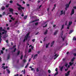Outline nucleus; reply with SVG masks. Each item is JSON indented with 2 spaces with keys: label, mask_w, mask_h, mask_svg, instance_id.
<instances>
[{
  "label": "nucleus",
  "mask_w": 76,
  "mask_h": 76,
  "mask_svg": "<svg viewBox=\"0 0 76 76\" xmlns=\"http://www.w3.org/2000/svg\"><path fill=\"white\" fill-rule=\"evenodd\" d=\"M67 7H66L65 8V10H66V11H67Z\"/></svg>",
  "instance_id": "57"
},
{
  "label": "nucleus",
  "mask_w": 76,
  "mask_h": 76,
  "mask_svg": "<svg viewBox=\"0 0 76 76\" xmlns=\"http://www.w3.org/2000/svg\"><path fill=\"white\" fill-rule=\"evenodd\" d=\"M23 4H25V1H23Z\"/></svg>",
  "instance_id": "63"
},
{
  "label": "nucleus",
  "mask_w": 76,
  "mask_h": 76,
  "mask_svg": "<svg viewBox=\"0 0 76 76\" xmlns=\"http://www.w3.org/2000/svg\"><path fill=\"white\" fill-rule=\"evenodd\" d=\"M54 44V41H53L52 42L51 44H52L53 45Z\"/></svg>",
  "instance_id": "47"
},
{
  "label": "nucleus",
  "mask_w": 76,
  "mask_h": 76,
  "mask_svg": "<svg viewBox=\"0 0 76 76\" xmlns=\"http://www.w3.org/2000/svg\"><path fill=\"white\" fill-rule=\"evenodd\" d=\"M74 13H75V10L73 9H72L71 11V15H73V14H74Z\"/></svg>",
  "instance_id": "4"
},
{
  "label": "nucleus",
  "mask_w": 76,
  "mask_h": 76,
  "mask_svg": "<svg viewBox=\"0 0 76 76\" xmlns=\"http://www.w3.org/2000/svg\"><path fill=\"white\" fill-rule=\"evenodd\" d=\"M69 26H68V27H67V29H69Z\"/></svg>",
  "instance_id": "59"
},
{
  "label": "nucleus",
  "mask_w": 76,
  "mask_h": 76,
  "mask_svg": "<svg viewBox=\"0 0 76 76\" xmlns=\"http://www.w3.org/2000/svg\"><path fill=\"white\" fill-rule=\"evenodd\" d=\"M9 5L8 4L6 6V7H9Z\"/></svg>",
  "instance_id": "45"
},
{
  "label": "nucleus",
  "mask_w": 76,
  "mask_h": 76,
  "mask_svg": "<svg viewBox=\"0 0 76 76\" xmlns=\"http://www.w3.org/2000/svg\"><path fill=\"white\" fill-rule=\"evenodd\" d=\"M38 56V54H35L34 57L33 59L34 60V59H36L37 58V57Z\"/></svg>",
  "instance_id": "5"
},
{
  "label": "nucleus",
  "mask_w": 76,
  "mask_h": 76,
  "mask_svg": "<svg viewBox=\"0 0 76 76\" xmlns=\"http://www.w3.org/2000/svg\"><path fill=\"white\" fill-rule=\"evenodd\" d=\"M23 73L24 74H25V69H24V71L23 72Z\"/></svg>",
  "instance_id": "46"
},
{
  "label": "nucleus",
  "mask_w": 76,
  "mask_h": 76,
  "mask_svg": "<svg viewBox=\"0 0 76 76\" xmlns=\"http://www.w3.org/2000/svg\"><path fill=\"white\" fill-rule=\"evenodd\" d=\"M58 30H56L55 31V32L54 33V35H56V34H57V32H58Z\"/></svg>",
  "instance_id": "8"
},
{
  "label": "nucleus",
  "mask_w": 76,
  "mask_h": 76,
  "mask_svg": "<svg viewBox=\"0 0 76 76\" xmlns=\"http://www.w3.org/2000/svg\"><path fill=\"white\" fill-rule=\"evenodd\" d=\"M11 19H12V20H15V19L13 18V17H11Z\"/></svg>",
  "instance_id": "39"
},
{
  "label": "nucleus",
  "mask_w": 76,
  "mask_h": 76,
  "mask_svg": "<svg viewBox=\"0 0 76 76\" xmlns=\"http://www.w3.org/2000/svg\"><path fill=\"white\" fill-rule=\"evenodd\" d=\"M18 21H16L14 24V25H16V24L18 23Z\"/></svg>",
  "instance_id": "22"
},
{
  "label": "nucleus",
  "mask_w": 76,
  "mask_h": 76,
  "mask_svg": "<svg viewBox=\"0 0 76 76\" xmlns=\"http://www.w3.org/2000/svg\"><path fill=\"white\" fill-rule=\"evenodd\" d=\"M73 63H74L73 62L72 63V62H70L69 63L70 66H72V64H73Z\"/></svg>",
  "instance_id": "12"
},
{
  "label": "nucleus",
  "mask_w": 76,
  "mask_h": 76,
  "mask_svg": "<svg viewBox=\"0 0 76 76\" xmlns=\"http://www.w3.org/2000/svg\"><path fill=\"white\" fill-rule=\"evenodd\" d=\"M2 31H4V32H2V35H3V34H4V36H3V38L4 39V40H6V37H8V35L6 34L7 32V31H6L4 29H2Z\"/></svg>",
  "instance_id": "1"
},
{
  "label": "nucleus",
  "mask_w": 76,
  "mask_h": 76,
  "mask_svg": "<svg viewBox=\"0 0 76 76\" xmlns=\"http://www.w3.org/2000/svg\"><path fill=\"white\" fill-rule=\"evenodd\" d=\"M17 5L19 7H18V10H22V9H23V10H24V9H25L24 7H22V6H21L20 4H19L17 3Z\"/></svg>",
  "instance_id": "2"
},
{
  "label": "nucleus",
  "mask_w": 76,
  "mask_h": 76,
  "mask_svg": "<svg viewBox=\"0 0 76 76\" xmlns=\"http://www.w3.org/2000/svg\"><path fill=\"white\" fill-rule=\"evenodd\" d=\"M23 58V55H21V56L20 57V59L22 60Z\"/></svg>",
  "instance_id": "36"
},
{
  "label": "nucleus",
  "mask_w": 76,
  "mask_h": 76,
  "mask_svg": "<svg viewBox=\"0 0 76 76\" xmlns=\"http://www.w3.org/2000/svg\"><path fill=\"white\" fill-rule=\"evenodd\" d=\"M11 45H13V42H11Z\"/></svg>",
  "instance_id": "61"
},
{
  "label": "nucleus",
  "mask_w": 76,
  "mask_h": 76,
  "mask_svg": "<svg viewBox=\"0 0 76 76\" xmlns=\"http://www.w3.org/2000/svg\"><path fill=\"white\" fill-rule=\"evenodd\" d=\"M48 72L49 73H51V71L49 69L48 70Z\"/></svg>",
  "instance_id": "44"
},
{
  "label": "nucleus",
  "mask_w": 76,
  "mask_h": 76,
  "mask_svg": "<svg viewBox=\"0 0 76 76\" xmlns=\"http://www.w3.org/2000/svg\"><path fill=\"white\" fill-rule=\"evenodd\" d=\"M38 25V23H35V25H36V26Z\"/></svg>",
  "instance_id": "42"
},
{
  "label": "nucleus",
  "mask_w": 76,
  "mask_h": 76,
  "mask_svg": "<svg viewBox=\"0 0 76 76\" xmlns=\"http://www.w3.org/2000/svg\"><path fill=\"white\" fill-rule=\"evenodd\" d=\"M70 72V71H69L67 72V74L66 73L65 74V76H68V75H69V73Z\"/></svg>",
  "instance_id": "7"
},
{
  "label": "nucleus",
  "mask_w": 76,
  "mask_h": 76,
  "mask_svg": "<svg viewBox=\"0 0 76 76\" xmlns=\"http://www.w3.org/2000/svg\"><path fill=\"white\" fill-rule=\"evenodd\" d=\"M13 11V9H10V12H12Z\"/></svg>",
  "instance_id": "14"
},
{
  "label": "nucleus",
  "mask_w": 76,
  "mask_h": 76,
  "mask_svg": "<svg viewBox=\"0 0 76 76\" xmlns=\"http://www.w3.org/2000/svg\"><path fill=\"white\" fill-rule=\"evenodd\" d=\"M31 51H32V50H31V49H29L28 50V53H31Z\"/></svg>",
  "instance_id": "31"
},
{
  "label": "nucleus",
  "mask_w": 76,
  "mask_h": 76,
  "mask_svg": "<svg viewBox=\"0 0 76 76\" xmlns=\"http://www.w3.org/2000/svg\"><path fill=\"white\" fill-rule=\"evenodd\" d=\"M7 70L8 73H10V71L8 69H7Z\"/></svg>",
  "instance_id": "19"
},
{
  "label": "nucleus",
  "mask_w": 76,
  "mask_h": 76,
  "mask_svg": "<svg viewBox=\"0 0 76 76\" xmlns=\"http://www.w3.org/2000/svg\"><path fill=\"white\" fill-rule=\"evenodd\" d=\"M16 47V45H14V46H13L12 48H15V47Z\"/></svg>",
  "instance_id": "54"
},
{
  "label": "nucleus",
  "mask_w": 76,
  "mask_h": 76,
  "mask_svg": "<svg viewBox=\"0 0 76 76\" xmlns=\"http://www.w3.org/2000/svg\"><path fill=\"white\" fill-rule=\"evenodd\" d=\"M1 54H3V51L2 50H1Z\"/></svg>",
  "instance_id": "41"
},
{
  "label": "nucleus",
  "mask_w": 76,
  "mask_h": 76,
  "mask_svg": "<svg viewBox=\"0 0 76 76\" xmlns=\"http://www.w3.org/2000/svg\"><path fill=\"white\" fill-rule=\"evenodd\" d=\"M35 39H34L32 40V41L34 42H35Z\"/></svg>",
  "instance_id": "49"
},
{
  "label": "nucleus",
  "mask_w": 76,
  "mask_h": 76,
  "mask_svg": "<svg viewBox=\"0 0 76 76\" xmlns=\"http://www.w3.org/2000/svg\"><path fill=\"white\" fill-rule=\"evenodd\" d=\"M58 72H57L55 74L54 76H56L58 74Z\"/></svg>",
  "instance_id": "35"
},
{
  "label": "nucleus",
  "mask_w": 76,
  "mask_h": 76,
  "mask_svg": "<svg viewBox=\"0 0 76 76\" xmlns=\"http://www.w3.org/2000/svg\"><path fill=\"white\" fill-rule=\"evenodd\" d=\"M36 72H39V69H38V68H37L36 69Z\"/></svg>",
  "instance_id": "37"
},
{
  "label": "nucleus",
  "mask_w": 76,
  "mask_h": 76,
  "mask_svg": "<svg viewBox=\"0 0 76 76\" xmlns=\"http://www.w3.org/2000/svg\"><path fill=\"white\" fill-rule=\"evenodd\" d=\"M75 57H73V58L71 59V61H72V62H73L74 61V60H75Z\"/></svg>",
  "instance_id": "20"
},
{
  "label": "nucleus",
  "mask_w": 76,
  "mask_h": 76,
  "mask_svg": "<svg viewBox=\"0 0 76 76\" xmlns=\"http://www.w3.org/2000/svg\"><path fill=\"white\" fill-rule=\"evenodd\" d=\"M38 34H39V32H37V33L35 34V35H37Z\"/></svg>",
  "instance_id": "53"
},
{
  "label": "nucleus",
  "mask_w": 76,
  "mask_h": 76,
  "mask_svg": "<svg viewBox=\"0 0 76 76\" xmlns=\"http://www.w3.org/2000/svg\"><path fill=\"white\" fill-rule=\"evenodd\" d=\"M10 3H13V1L12 0L10 1Z\"/></svg>",
  "instance_id": "48"
},
{
  "label": "nucleus",
  "mask_w": 76,
  "mask_h": 76,
  "mask_svg": "<svg viewBox=\"0 0 76 76\" xmlns=\"http://www.w3.org/2000/svg\"><path fill=\"white\" fill-rule=\"evenodd\" d=\"M68 65V64H66V65H65V66L66 67H67V66Z\"/></svg>",
  "instance_id": "38"
},
{
  "label": "nucleus",
  "mask_w": 76,
  "mask_h": 76,
  "mask_svg": "<svg viewBox=\"0 0 76 76\" xmlns=\"http://www.w3.org/2000/svg\"><path fill=\"white\" fill-rule=\"evenodd\" d=\"M27 18H28V16L27 15H26L24 17V19H26Z\"/></svg>",
  "instance_id": "24"
},
{
  "label": "nucleus",
  "mask_w": 76,
  "mask_h": 76,
  "mask_svg": "<svg viewBox=\"0 0 76 76\" xmlns=\"http://www.w3.org/2000/svg\"><path fill=\"white\" fill-rule=\"evenodd\" d=\"M18 74H16V75H14V76H18Z\"/></svg>",
  "instance_id": "64"
},
{
  "label": "nucleus",
  "mask_w": 76,
  "mask_h": 76,
  "mask_svg": "<svg viewBox=\"0 0 76 76\" xmlns=\"http://www.w3.org/2000/svg\"><path fill=\"white\" fill-rule=\"evenodd\" d=\"M6 42H7V43H9V42H8V40H7L6 41Z\"/></svg>",
  "instance_id": "60"
},
{
  "label": "nucleus",
  "mask_w": 76,
  "mask_h": 76,
  "mask_svg": "<svg viewBox=\"0 0 76 76\" xmlns=\"http://www.w3.org/2000/svg\"><path fill=\"white\" fill-rule=\"evenodd\" d=\"M2 50H5V48H2Z\"/></svg>",
  "instance_id": "58"
},
{
  "label": "nucleus",
  "mask_w": 76,
  "mask_h": 76,
  "mask_svg": "<svg viewBox=\"0 0 76 76\" xmlns=\"http://www.w3.org/2000/svg\"><path fill=\"white\" fill-rule=\"evenodd\" d=\"M63 34V31H62L61 32V38L63 39V41H64V39H65V37H63L62 36Z\"/></svg>",
  "instance_id": "3"
},
{
  "label": "nucleus",
  "mask_w": 76,
  "mask_h": 76,
  "mask_svg": "<svg viewBox=\"0 0 76 76\" xmlns=\"http://www.w3.org/2000/svg\"><path fill=\"white\" fill-rule=\"evenodd\" d=\"M63 12V10H61V13L60 14L61 15H63V14H64V15L65 14V10H64V12Z\"/></svg>",
  "instance_id": "9"
},
{
  "label": "nucleus",
  "mask_w": 76,
  "mask_h": 76,
  "mask_svg": "<svg viewBox=\"0 0 76 76\" xmlns=\"http://www.w3.org/2000/svg\"><path fill=\"white\" fill-rule=\"evenodd\" d=\"M29 34L30 33H28L27 34H26V37H28V36H29Z\"/></svg>",
  "instance_id": "33"
},
{
  "label": "nucleus",
  "mask_w": 76,
  "mask_h": 76,
  "mask_svg": "<svg viewBox=\"0 0 76 76\" xmlns=\"http://www.w3.org/2000/svg\"><path fill=\"white\" fill-rule=\"evenodd\" d=\"M73 55L74 56H76V53H74Z\"/></svg>",
  "instance_id": "55"
},
{
  "label": "nucleus",
  "mask_w": 76,
  "mask_h": 76,
  "mask_svg": "<svg viewBox=\"0 0 76 76\" xmlns=\"http://www.w3.org/2000/svg\"><path fill=\"white\" fill-rule=\"evenodd\" d=\"M73 8L74 9H76V7H73Z\"/></svg>",
  "instance_id": "62"
},
{
  "label": "nucleus",
  "mask_w": 76,
  "mask_h": 76,
  "mask_svg": "<svg viewBox=\"0 0 76 76\" xmlns=\"http://www.w3.org/2000/svg\"><path fill=\"white\" fill-rule=\"evenodd\" d=\"M25 39L27 41V40H28V37H27L26 36H25Z\"/></svg>",
  "instance_id": "26"
},
{
  "label": "nucleus",
  "mask_w": 76,
  "mask_h": 76,
  "mask_svg": "<svg viewBox=\"0 0 76 76\" xmlns=\"http://www.w3.org/2000/svg\"><path fill=\"white\" fill-rule=\"evenodd\" d=\"M73 41H76V37H74L73 38Z\"/></svg>",
  "instance_id": "27"
},
{
  "label": "nucleus",
  "mask_w": 76,
  "mask_h": 76,
  "mask_svg": "<svg viewBox=\"0 0 76 76\" xmlns=\"http://www.w3.org/2000/svg\"><path fill=\"white\" fill-rule=\"evenodd\" d=\"M2 67H4L3 69L4 70H5V69H6V67L5 66H2Z\"/></svg>",
  "instance_id": "51"
},
{
  "label": "nucleus",
  "mask_w": 76,
  "mask_h": 76,
  "mask_svg": "<svg viewBox=\"0 0 76 76\" xmlns=\"http://www.w3.org/2000/svg\"><path fill=\"white\" fill-rule=\"evenodd\" d=\"M2 29L3 28H2V27H0V32H1Z\"/></svg>",
  "instance_id": "29"
},
{
  "label": "nucleus",
  "mask_w": 76,
  "mask_h": 76,
  "mask_svg": "<svg viewBox=\"0 0 76 76\" xmlns=\"http://www.w3.org/2000/svg\"><path fill=\"white\" fill-rule=\"evenodd\" d=\"M65 6H66V7L68 8L69 7V4H67L66 5H65Z\"/></svg>",
  "instance_id": "17"
},
{
  "label": "nucleus",
  "mask_w": 76,
  "mask_h": 76,
  "mask_svg": "<svg viewBox=\"0 0 76 76\" xmlns=\"http://www.w3.org/2000/svg\"><path fill=\"white\" fill-rule=\"evenodd\" d=\"M47 32H48V30H46L45 31V32L44 33V35H46L47 34Z\"/></svg>",
  "instance_id": "16"
},
{
  "label": "nucleus",
  "mask_w": 76,
  "mask_h": 76,
  "mask_svg": "<svg viewBox=\"0 0 76 76\" xmlns=\"http://www.w3.org/2000/svg\"><path fill=\"white\" fill-rule=\"evenodd\" d=\"M1 9L3 10H4V9H5V7H2L1 8Z\"/></svg>",
  "instance_id": "23"
},
{
  "label": "nucleus",
  "mask_w": 76,
  "mask_h": 76,
  "mask_svg": "<svg viewBox=\"0 0 76 76\" xmlns=\"http://www.w3.org/2000/svg\"><path fill=\"white\" fill-rule=\"evenodd\" d=\"M1 36H0V43H1V40H2V39L1 38Z\"/></svg>",
  "instance_id": "25"
},
{
  "label": "nucleus",
  "mask_w": 76,
  "mask_h": 76,
  "mask_svg": "<svg viewBox=\"0 0 76 76\" xmlns=\"http://www.w3.org/2000/svg\"><path fill=\"white\" fill-rule=\"evenodd\" d=\"M57 54H56L54 56V57H54L53 58V59L54 60H56V58H57V57H58V56H57Z\"/></svg>",
  "instance_id": "6"
},
{
  "label": "nucleus",
  "mask_w": 76,
  "mask_h": 76,
  "mask_svg": "<svg viewBox=\"0 0 76 76\" xmlns=\"http://www.w3.org/2000/svg\"><path fill=\"white\" fill-rule=\"evenodd\" d=\"M55 70H56V72H57V71H58V69H57V68H56L55 69Z\"/></svg>",
  "instance_id": "52"
},
{
  "label": "nucleus",
  "mask_w": 76,
  "mask_h": 76,
  "mask_svg": "<svg viewBox=\"0 0 76 76\" xmlns=\"http://www.w3.org/2000/svg\"><path fill=\"white\" fill-rule=\"evenodd\" d=\"M16 48H15L14 49V50L13 51H12V52H15L16 51Z\"/></svg>",
  "instance_id": "30"
},
{
  "label": "nucleus",
  "mask_w": 76,
  "mask_h": 76,
  "mask_svg": "<svg viewBox=\"0 0 76 76\" xmlns=\"http://www.w3.org/2000/svg\"><path fill=\"white\" fill-rule=\"evenodd\" d=\"M9 58H10V53H9L8 54V57L7 58V59H9Z\"/></svg>",
  "instance_id": "13"
},
{
  "label": "nucleus",
  "mask_w": 76,
  "mask_h": 76,
  "mask_svg": "<svg viewBox=\"0 0 76 76\" xmlns=\"http://www.w3.org/2000/svg\"><path fill=\"white\" fill-rule=\"evenodd\" d=\"M26 60L25 59H24L23 60V61L24 63H26Z\"/></svg>",
  "instance_id": "34"
},
{
  "label": "nucleus",
  "mask_w": 76,
  "mask_h": 76,
  "mask_svg": "<svg viewBox=\"0 0 76 76\" xmlns=\"http://www.w3.org/2000/svg\"><path fill=\"white\" fill-rule=\"evenodd\" d=\"M47 24H46L45 26H43V28H45V27H47Z\"/></svg>",
  "instance_id": "40"
},
{
  "label": "nucleus",
  "mask_w": 76,
  "mask_h": 76,
  "mask_svg": "<svg viewBox=\"0 0 76 76\" xmlns=\"http://www.w3.org/2000/svg\"><path fill=\"white\" fill-rule=\"evenodd\" d=\"M3 15H6V13H5V12H4L2 14Z\"/></svg>",
  "instance_id": "50"
},
{
  "label": "nucleus",
  "mask_w": 76,
  "mask_h": 76,
  "mask_svg": "<svg viewBox=\"0 0 76 76\" xmlns=\"http://www.w3.org/2000/svg\"><path fill=\"white\" fill-rule=\"evenodd\" d=\"M64 67V66H62L61 68H60V70L61 71H63V68Z\"/></svg>",
  "instance_id": "18"
},
{
  "label": "nucleus",
  "mask_w": 76,
  "mask_h": 76,
  "mask_svg": "<svg viewBox=\"0 0 76 76\" xmlns=\"http://www.w3.org/2000/svg\"><path fill=\"white\" fill-rule=\"evenodd\" d=\"M49 45H50V43H49L48 44H46V48H48V47Z\"/></svg>",
  "instance_id": "11"
},
{
  "label": "nucleus",
  "mask_w": 76,
  "mask_h": 76,
  "mask_svg": "<svg viewBox=\"0 0 76 76\" xmlns=\"http://www.w3.org/2000/svg\"><path fill=\"white\" fill-rule=\"evenodd\" d=\"M64 25H63L62 26V28L61 29V30H62V29H63V28H64Z\"/></svg>",
  "instance_id": "28"
},
{
  "label": "nucleus",
  "mask_w": 76,
  "mask_h": 76,
  "mask_svg": "<svg viewBox=\"0 0 76 76\" xmlns=\"http://www.w3.org/2000/svg\"><path fill=\"white\" fill-rule=\"evenodd\" d=\"M39 20V19H37L35 20H33V21H32L31 22V23H33V22H35L36 21H38V20Z\"/></svg>",
  "instance_id": "10"
},
{
  "label": "nucleus",
  "mask_w": 76,
  "mask_h": 76,
  "mask_svg": "<svg viewBox=\"0 0 76 76\" xmlns=\"http://www.w3.org/2000/svg\"><path fill=\"white\" fill-rule=\"evenodd\" d=\"M73 32V31L72 30H70L69 34H72Z\"/></svg>",
  "instance_id": "32"
},
{
  "label": "nucleus",
  "mask_w": 76,
  "mask_h": 76,
  "mask_svg": "<svg viewBox=\"0 0 76 76\" xmlns=\"http://www.w3.org/2000/svg\"><path fill=\"white\" fill-rule=\"evenodd\" d=\"M20 54V51L19 50L17 52V56H19Z\"/></svg>",
  "instance_id": "21"
},
{
  "label": "nucleus",
  "mask_w": 76,
  "mask_h": 76,
  "mask_svg": "<svg viewBox=\"0 0 76 76\" xmlns=\"http://www.w3.org/2000/svg\"><path fill=\"white\" fill-rule=\"evenodd\" d=\"M72 23H73V22H69V26H70L71 25V24H72Z\"/></svg>",
  "instance_id": "15"
},
{
  "label": "nucleus",
  "mask_w": 76,
  "mask_h": 76,
  "mask_svg": "<svg viewBox=\"0 0 76 76\" xmlns=\"http://www.w3.org/2000/svg\"><path fill=\"white\" fill-rule=\"evenodd\" d=\"M31 70H32V71H33V70H34V71H35V69H34L32 68L31 69Z\"/></svg>",
  "instance_id": "43"
},
{
  "label": "nucleus",
  "mask_w": 76,
  "mask_h": 76,
  "mask_svg": "<svg viewBox=\"0 0 76 76\" xmlns=\"http://www.w3.org/2000/svg\"><path fill=\"white\" fill-rule=\"evenodd\" d=\"M70 3H71V0L69 1V3L68 4H69H69H70Z\"/></svg>",
  "instance_id": "56"
}]
</instances>
